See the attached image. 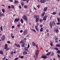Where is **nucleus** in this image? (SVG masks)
I'll use <instances>...</instances> for the list:
<instances>
[{
    "mask_svg": "<svg viewBox=\"0 0 60 60\" xmlns=\"http://www.w3.org/2000/svg\"><path fill=\"white\" fill-rule=\"evenodd\" d=\"M23 19L26 21L27 20V17L25 15H24L23 17Z\"/></svg>",
    "mask_w": 60,
    "mask_h": 60,
    "instance_id": "nucleus-1",
    "label": "nucleus"
},
{
    "mask_svg": "<svg viewBox=\"0 0 60 60\" xmlns=\"http://www.w3.org/2000/svg\"><path fill=\"white\" fill-rule=\"evenodd\" d=\"M38 58V56L37 55H36V54H35L34 56V58L35 60H37V58Z\"/></svg>",
    "mask_w": 60,
    "mask_h": 60,
    "instance_id": "nucleus-2",
    "label": "nucleus"
},
{
    "mask_svg": "<svg viewBox=\"0 0 60 60\" xmlns=\"http://www.w3.org/2000/svg\"><path fill=\"white\" fill-rule=\"evenodd\" d=\"M5 39V36L4 35H3L2 37V41H4Z\"/></svg>",
    "mask_w": 60,
    "mask_h": 60,
    "instance_id": "nucleus-3",
    "label": "nucleus"
},
{
    "mask_svg": "<svg viewBox=\"0 0 60 60\" xmlns=\"http://www.w3.org/2000/svg\"><path fill=\"white\" fill-rule=\"evenodd\" d=\"M21 46L22 47H24L25 44V43H23L22 44H21Z\"/></svg>",
    "mask_w": 60,
    "mask_h": 60,
    "instance_id": "nucleus-4",
    "label": "nucleus"
},
{
    "mask_svg": "<svg viewBox=\"0 0 60 60\" xmlns=\"http://www.w3.org/2000/svg\"><path fill=\"white\" fill-rule=\"evenodd\" d=\"M15 45L16 46H17V47H18V48H19L20 47V46L19 45V44H17L16 43H15Z\"/></svg>",
    "mask_w": 60,
    "mask_h": 60,
    "instance_id": "nucleus-5",
    "label": "nucleus"
},
{
    "mask_svg": "<svg viewBox=\"0 0 60 60\" xmlns=\"http://www.w3.org/2000/svg\"><path fill=\"white\" fill-rule=\"evenodd\" d=\"M47 16H45L43 18V20H46V19H47Z\"/></svg>",
    "mask_w": 60,
    "mask_h": 60,
    "instance_id": "nucleus-6",
    "label": "nucleus"
},
{
    "mask_svg": "<svg viewBox=\"0 0 60 60\" xmlns=\"http://www.w3.org/2000/svg\"><path fill=\"white\" fill-rule=\"evenodd\" d=\"M40 1L41 3H44L45 1V0H40Z\"/></svg>",
    "mask_w": 60,
    "mask_h": 60,
    "instance_id": "nucleus-7",
    "label": "nucleus"
},
{
    "mask_svg": "<svg viewBox=\"0 0 60 60\" xmlns=\"http://www.w3.org/2000/svg\"><path fill=\"white\" fill-rule=\"evenodd\" d=\"M42 57L43 58L45 59V58H47V56L45 55H43L42 56Z\"/></svg>",
    "mask_w": 60,
    "mask_h": 60,
    "instance_id": "nucleus-8",
    "label": "nucleus"
},
{
    "mask_svg": "<svg viewBox=\"0 0 60 60\" xmlns=\"http://www.w3.org/2000/svg\"><path fill=\"white\" fill-rule=\"evenodd\" d=\"M47 8H47V7H45L44 9V11H46L47 10Z\"/></svg>",
    "mask_w": 60,
    "mask_h": 60,
    "instance_id": "nucleus-9",
    "label": "nucleus"
},
{
    "mask_svg": "<svg viewBox=\"0 0 60 60\" xmlns=\"http://www.w3.org/2000/svg\"><path fill=\"white\" fill-rule=\"evenodd\" d=\"M51 52H49L47 54H46V56H49V55H50V53Z\"/></svg>",
    "mask_w": 60,
    "mask_h": 60,
    "instance_id": "nucleus-10",
    "label": "nucleus"
},
{
    "mask_svg": "<svg viewBox=\"0 0 60 60\" xmlns=\"http://www.w3.org/2000/svg\"><path fill=\"white\" fill-rule=\"evenodd\" d=\"M45 15V12H44L42 14H41V16L42 17H43L44 16V15Z\"/></svg>",
    "mask_w": 60,
    "mask_h": 60,
    "instance_id": "nucleus-11",
    "label": "nucleus"
},
{
    "mask_svg": "<svg viewBox=\"0 0 60 60\" xmlns=\"http://www.w3.org/2000/svg\"><path fill=\"white\" fill-rule=\"evenodd\" d=\"M55 30L56 33H58L59 32V31L58 30V29H56Z\"/></svg>",
    "mask_w": 60,
    "mask_h": 60,
    "instance_id": "nucleus-12",
    "label": "nucleus"
},
{
    "mask_svg": "<svg viewBox=\"0 0 60 60\" xmlns=\"http://www.w3.org/2000/svg\"><path fill=\"white\" fill-rule=\"evenodd\" d=\"M52 25H53V26L55 25V22L54 21L52 22Z\"/></svg>",
    "mask_w": 60,
    "mask_h": 60,
    "instance_id": "nucleus-13",
    "label": "nucleus"
},
{
    "mask_svg": "<svg viewBox=\"0 0 60 60\" xmlns=\"http://www.w3.org/2000/svg\"><path fill=\"white\" fill-rule=\"evenodd\" d=\"M49 24L50 28H52V24H51V22H50V23Z\"/></svg>",
    "mask_w": 60,
    "mask_h": 60,
    "instance_id": "nucleus-14",
    "label": "nucleus"
},
{
    "mask_svg": "<svg viewBox=\"0 0 60 60\" xmlns=\"http://www.w3.org/2000/svg\"><path fill=\"white\" fill-rule=\"evenodd\" d=\"M28 48L27 47H26L25 48V50L26 51H27L28 50Z\"/></svg>",
    "mask_w": 60,
    "mask_h": 60,
    "instance_id": "nucleus-15",
    "label": "nucleus"
},
{
    "mask_svg": "<svg viewBox=\"0 0 60 60\" xmlns=\"http://www.w3.org/2000/svg\"><path fill=\"white\" fill-rule=\"evenodd\" d=\"M32 44L34 46H35V43H34V42L33 41L32 43Z\"/></svg>",
    "mask_w": 60,
    "mask_h": 60,
    "instance_id": "nucleus-16",
    "label": "nucleus"
},
{
    "mask_svg": "<svg viewBox=\"0 0 60 60\" xmlns=\"http://www.w3.org/2000/svg\"><path fill=\"white\" fill-rule=\"evenodd\" d=\"M27 54V52H24L23 53V55H25V54Z\"/></svg>",
    "mask_w": 60,
    "mask_h": 60,
    "instance_id": "nucleus-17",
    "label": "nucleus"
},
{
    "mask_svg": "<svg viewBox=\"0 0 60 60\" xmlns=\"http://www.w3.org/2000/svg\"><path fill=\"white\" fill-rule=\"evenodd\" d=\"M35 27L36 30H37V31H38V28H37V27L36 26H35Z\"/></svg>",
    "mask_w": 60,
    "mask_h": 60,
    "instance_id": "nucleus-18",
    "label": "nucleus"
},
{
    "mask_svg": "<svg viewBox=\"0 0 60 60\" xmlns=\"http://www.w3.org/2000/svg\"><path fill=\"white\" fill-rule=\"evenodd\" d=\"M20 21L21 22V23H22V24H23V20L22 19H21Z\"/></svg>",
    "mask_w": 60,
    "mask_h": 60,
    "instance_id": "nucleus-19",
    "label": "nucleus"
},
{
    "mask_svg": "<svg viewBox=\"0 0 60 60\" xmlns=\"http://www.w3.org/2000/svg\"><path fill=\"white\" fill-rule=\"evenodd\" d=\"M23 43L24 42V41H23V40H22L20 42V43Z\"/></svg>",
    "mask_w": 60,
    "mask_h": 60,
    "instance_id": "nucleus-20",
    "label": "nucleus"
},
{
    "mask_svg": "<svg viewBox=\"0 0 60 60\" xmlns=\"http://www.w3.org/2000/svg\"><path fill=\"white\" fill-rule=\"evenodd\" d=\"M0 53L1 54H2V55H3V51H0Z\"/></svg>",
    "mask_w": 60,
    "mask_h": 60,
    "instance_id": "nucleus-21",
    "label": "nucleus"
},
{
    "mask_svg": "<svg viewBox=\"0 0 60 60\" xmlns=\"http://www.w3.org/2000/svg\"><path fill=\"white\" fill-rule=\"evenodd\" d=\"M15 3H16V4H18V3H19V2L16 0L15 1Z\"/></svg>",
    "mask_w": 60,
    "mask_h": 60,
    "instance_id": "nucleus-22",
    "label": "nucleus"
},
{
    "mask_svg": "<svg viewBox=\"0 0 60 60\" xmlns=\"http://www.w3.org/2000/svg\"><path fill=\"white\" fill-rule=\"evenodd\" d=\"M57 19L58 22H60V19L59 18H57Z\"/></svg>",
    "mask_w": 60,
    "mask_h": 60,
    "instance_id": "nucleus-23",
    "label": "nucleus"
},
{
    "mask_svg": "<svg viewBox=\"0 0 60 60\" xmlns=\"http://www.w3.org/2000/svg\"><path fill=\"white\" fill-rule=\"evenodd\" d=\"M56 46H57V47H60V45L59 44H57L56 45Z\"/></svg>",
    "mask_w": 60,
    "mask_h": 60,
    "instance_id": "nucleus-24",
    "label": "nucleus"
},
{
    "mask_svg": "<svg viewBox=\"0 0 60 60\" xmlns=\"http://www.w3.org/2000/svg\"><path fill=\"white\" fill-rule=\"evenodd\" d=\"M43 21V20L41 19L39 20V21L40 22H42Z\"/></svg>",
    "mask_w": 60,
    "mask_h": 60,
    "instance_id": "nucleus-25",
    "label": "nucleus"
},
{
    "mask_svg": "<svg viewBox=\"0 0 60 60\" xmlns=\"http://www.w3.org/2000/svg\"><path fill=\"white\" fill-rule=\"evenodd\" d=\"M0 28L1 31H3V28L2 27V26H1Z\"/></svg>",
    "mask_w": 60,
    "mask_h": 60,
    "instance_id": "nucleus-26",
    "label": "nucleus"
},
{
    "mask_svg": "<svg viewBox=\"0 0 60 60\" xmlns=\"http://www.w3.org/2000/svg\"><path fill=\"white\" fill-rule=\"evenodd\" d=\"M2 11L3 12V13H4V11H5V10L4 9H2Z\"/></svg>",
    "mask_w": 60,
    "mask_h": 60,
    "instance_id": "nucleus-27",
    "label": "nucleus"
},
{
    "mask_svg": "<svg viewBox=\"0 0 60 60\" xmlns=\"http://www.w3.org/2000/svg\"><path fill=\"white\" fill-rule=\"evenodd\" d=\"M38 20H39V19H36V21L37 22L38 21Z\"/></svg>",
    "mask_w": 60,
    "mask_h": 60,
    "instance_id": "nucleus-28",
    "label": "nucleus"
},
{
    "mask_svg": "<svg viewBox=\"0 0 60 60\" xmlns=\"http://www.w3.org/2000/svg\"><path fill=\"white\" fill-rule=\"evenodd\" d=\"M42 31H43V29L42 28H41L40 29V32H42Z\"/></svg>",
    "mask_w": 60,
    "mask_h": 60,
    "instance_id": "nucleus-29",
    "label": "nucleus"
},
{
    "mask_svg": "<svg viewBox=\"0 0 60 60\" xmlns=\"http://www.w3.org/2000/svg\"><path fill=\"white\" fill-rule=\"evenodd\" d=\"M24 7L25 8H27V6L26 5H25L24 6Z\"/></svg>",
    "mask_w": 60,
    "mask_h": 60,
    "instance_id": "nucleus-30",
    "label": "nucleus"
},
{
    "mask_svg": "<svg viewBox=\"0 0 60 60\" xmlns=\"http://www.w3.org/2000/svg\"><path fill=\"white\" fill-rule=\"evenodd\" d=\"M56 12H54L52 14H53V15H55V14H56Z\"/></svg>",
    "mask_w": 60,
    "mask_h": 60,
    "instance_id": "nucleus-31",
    "label": "nucleus"
},
{
    "mask_svg": "<svg viewBox=\"0 0 60 60\" xmlns=\"http://www.w3.org/2000/svg\"><path fill=\"white\" fill-rule=\"evenodd\" d=\"M21 4L22 6H23L24 5V4L23 3H21Z\"/></svg>",
    "mask_w": 60,
    "mask_h": 60,
    "instance_id": "nucleus-32",
    "label": "nucleus"
},
{
    "mask_svg": "<svg viewBox=\"0 0 60 60\" xmlns=\"http://www.w3.org/2000/svg\"><path fill=\"white\" fill-rule=\"evenodd\" d=\"M57 53H58V54H60V51L59 50H58V51L57 52Z\"/></svg>",
    "mask_w": 60,
    "mask_h": 60,
    "instance_id": "nucleus-33",
    "label": "nucleus"
},
{
    "mask_svg": "<svg viewBox=\"0 0 60 60\" xmlns=\"http://www.w3.org/2000/svg\"><path fill=\"white\" fill-rule=\"evenodd\" d=\"M54 49L55 50H58V49L56 48H55Z\"/></svg>",
    "mask_w": 60,
    "mask_h": 60,
    "instance_id": "nucleus-34",
    "label": "nucleus"
},
{
    "mask_svg": "<svg viewBox=\"0 0 60 60\" xmlns=\"http://www.w3.org/2000/svg\"><path fill=\"white\" fill-rule=\"evenodd\" d=\"M19 20V18H18L17 19V21H17H17H18Z\"/></svg>",
    "mask_w": 60,
    "mask_h": 60,
    "instance_id": "nucleus-35",
    "label": "nucleus"
},
{
    "mask_svg": "<svg viewBox=\"0 0 60 60\" xmlns=\"http://www.w3.org/2000/svg\"><path fill=\"white\" fill-rule=\"evenodd\" d=\"M11 55H12V54H13V52L12 51L11 52Z\"/></svg>",
    "mask_w": 60,
    "mask_h": 60,
    "instance_id": "nucleus-36",
    "label": "nucleus"
},
{
    "mask_svg": "<svg viewBox=\"0 0 60 60\" xmlns=\"http://www.w3.org/2000/svg\"><path fill=\"white\" fill-rule=\"evenodd\" d=\"M16 21L17 22V19L16 18V19H15V20H14V22H16Z\"/></svg>",
    "mask_w": 60,
    "mask_h": 60,
    "instance_id": "nucleus-37",
    "label": "nucleus"
},
{
    "mask_svg": "<svg viewBox=\"0 0 60 60\" xmlns=\"http://www.w3.org/2000/svg\"><path fill=\"white\" fill-rule=\"evenodd\" d=\"M11 8H14V6L13 5H11Z\"/></svg>",
    "mask_w": 60,
    "mask_h": 60,
    "instance_id": "nucleus-38",
    "label": "nucleus"
},
{
    "mask_svg": "<svg viewBox=\"0 0 60 60\" xmlns=\"http://www.w3.org/2000/svg\"><path fill=\"white\" fill-rule=\"evenodd\" d=\"M20 24H18L17 25V26L18 27H20Z\"/></svg>",
    "mask_w": 60,
    "mask_h": 60,
    "instance_id": "nucleus-39",
    "label": "nucleus"
},
{
    "mask_svg": "<svg viewBox=\"0 0 60 60\" xmlns=\"http://www.w3.org/2000/svg\"><path fill=\"white\" fill-rule=\"evenodd\" d=\"M9 2H12V3L13 2V0H10Z\"/></svg>",
    "mask_w": 60,
    "mask_h": 60,
    "instance_id": "nucleus-40",
    "label": "nucleus"
},
{
    "mask_svg": "<svg viewBox=\"0 0 60 60\" xmlns=\"http://www.w3.org/2000/svg\"><path fill=\"white\" fill-rule=\"evenodd\" d=\"M34 17L35 18V19H36L37 16L36 15L34 16Z\"/></svg>",
    "mask_w": 60,
    "mask_h": 60,
    "instance_id": "nucleus-41",
    "label": "nucleus"
},
{
    "mask_svg": "<svg viewBox=\"0 0 60 60\" xmlns=\"http://www.w3.org/2000/svg\"><path fill=\"white\" fill-rule=\"evenodd\" d=\"M8 47H5V48H4V49H8Z\"/></svg>",
    "mask_w": 60,
    "mask_h": 60,
    "instance_id": "nucleus-42",
    "label": "nucleus"
},
{
    "mask_svg": "<svg viewBox=\"0 0 60 60\" xmlns=\"http://www.w3.org/2000/svg\"><path fill=\"white\" fill-rule=\"evenodd\" d=\"M57 25H60V22H59L58 23H57V24H56Z\"/></svg>",
    "mask_w": 60,
    "mask_h": 60,
    "instance_id": "nucleus-43",
    "label": "nucleus"
},
{
    "mask_svg": "<svg viewBox=\"0 0 60 60\" xmlns=\"http://www.w3.org/2000/svg\"><path fill=\"white\" fill-rule=\"evenodd\" d=\"M29 47H30V45H29V44H28V48H29Z\"/></svg>",
    "mask_w": 60,
    "mask_h": 60,
    "instance_id": "nucleus-44",
    "label": "nucleus"
},
{
    "mask_svg": "<svg viewBox=\"0 0 60 60\" xmlns=\"http://www.w3.org/2000/svg\"><path fill=\"white\" fill-rule=\"evenodd\" d=\"M18 58H15V59H14V60H18Z\"/></svg>",
    "mask_w": 60,
    "mask_h": 60,
    "instance_id": "nucleus-45",
    "label": "nucleus"
},
{
    "mask_svg": "<svg viewBox=\"0 0 60 60\" xmlns=\"http://www.w3.org/2000/svg\"><path fill=\"white\" fill-rule=\"evenodd\" d=\"M58 57H59V58H60V56L59 55H58Z\"/></svg>",
    "mask_w": 60,
    "mask_h": 60,
    "instance_id": "nucleus-46",
    "label": "nucleus"
},
{
    "mask_svg": "<svg viewBox=\"0 0 60 60\" xmlns=\"http://www.w3.org/2000/svg\"><path fill=\"white\" fill-rule=\"evenodd\" d=\"M11 28L12 29L14 28V26H11Z\"/></svg>",
    "mask_w": 60,
    "mask_h": 60,
    "instance_id": "nucleus-47",
    "label": "nucleus"
},
{
    "mask_svg": "<svg viewBox=\"0 0 60 60\" xmlns=\"http://www.w3.org/2000/svg\"><path fill=\"white\" fill-rule=\"evenodd\" d=\"M38 49H37L36 50V52H37V53H38L39 52H38Z\"/></svg>",
    "mask_w": 60,
    "mask_h": 60,
    "instance_id": "nucleus-48",
    "label": "nucleus"
},
{
    "mask_svg": "<svg viewBox=\"0 0 60 60\" xmlns=\"http://www.w3.org/2000/svg\"><path fill=\"white\" fill-rule=\"evenodd\" d=\"M21 58L22 59L24 58V56H21Z\"/></svg>",
    "mask_w": 60,
    "mask_h": 60,
    "instance_id": "nucleus-49",
    "label": "nucleus"
},
{
    "mask_svg": "<svg viewBox=\"0 0 60 60\" xmlns=\"http://www.w3.org/2000/svg\"><path fill=\"white\" fill-rule=\"evenodd\" d=\"M30 0H26V2L27 3H28V2H29V1H30Z\"/></svg>",
    "mask_w": 60,
    "mask_h": 60,
    "instance_id": "nucleus-50",
    "label": "nucleus"
},
{
    "mask_svg": "<svg viewBox=\"0 0 60 60\" xmlns=\"http://www.w3.org/2000/svg\"><path fill=\"white\" fill-rule=\"evenodd\" d=\"M5 57H4L2 59V60H5Z\"/></svg>",
    "mask_w": 60,
    "mask_h": 60,
    "instance_id": "nucleus-51",
    "label": "nucleus"
},
{
    "mask_svg": "<svg viewBox=\"0 0 60 60\" xmlns=\"http://www.w3.org/2000/svg\"><path fill=\"white\" fill-rule=\"evenodd\" d=\"M42 26H43L41 24L40 25V27H42Z\"/></svg>",
    "mask_w": 60,
    "mask_h": 60,
    "instance_id": "nucleus-52",
    "label": "nucleus"
},
{
    "mask_svg": "<svg viewBox=\"0 0 60 60\" xmlns=\"http://www.w3.org/2000/svg\"><path fill=\"white\" fill-rule=\"evenodd\" d=\"M39 16H37L36 19H39Z\"/></svg>",
    "mask_w": 60,
    "mask_h": 60,
    "instance_id": "nucleus-53",
    "label": "nucleus"
},
{
    "mask_svg": "<svg viewBox=\"0 0 60 60\" xmlns=\"http://www.w3.org/2000/svg\"><path fill=\"white\" fill-rule=\"evenodd\" d=\"M9 48H8L7 49L5 50V51H7V50H9Z\"/></svg>",
    "mask_w": 60,
    "mask_h": 60,
    "instance_id": "nucleus-54",
    "label": "nucleus"
},
{
    "mask_svg": "<svg viewBox=\"0 0 60 60\" xmlns=\"http://www.w3.org/2000/svg\"><path fill=\"white\" fill-rule=\"evenodd\" d=\"M11 37L12 38H14V36H11Z\"/></svg>",
    "mask_w": 60,
    "mask_h": 60,
    "instance_id": "nucleus-55",
    "label": "nucleus"
},
{
    "mask_svg": "<svg viewBox=\"0 0 60 60\" xmlns=\"http://www.w3.org/2000/svg\"><path fill=\"white\" fill-rule=\"evenodd\" d=\"M7 46H8V45H7V44H6L5 45V47H7Z\"/></svg>",
    "mask_w": 60,
    "mask_h": 60,
    "instance_id": "nucleus-56",
    "label": "nucleus"
},
{
    "mask_svg": "<svg viewBox=\"0 0 60 60\" xmlns=\"http://www.w3.org/2000/svg\"><path fill=\"white\" fill-rule=\"evenodd\" d=\"M1 16H4V14H1Z\"/></svg>",
    "mask_w": 60,
    "mask_h": 60,
    "instance_id": "nucleus-57",
    "label": "nucleus"
},
{
    "mask_svg": "<svg viewBox=\"0 0 60 60\" xmlns=\"http://www.w3.org/2000/svg\"><path fill=\"white\" fill-rule=\"evenodd\" d=\"M20 33H22V32H23V30H20Z\"/></svg>",
    "mask_w": 60,
    "mask_h": 60,
    "instance_id": "nucleus-58",
    "label": "nucleus"
},
{
    "mask_svg": "<svg viewBox=\"0 0 60 60\" xmlns=\"http://www.w3.org/2000/svg\"><path fill=\"white\" fill-rule=\"evenodd\" d=\"M11 6H9L8 7V8H9V9H10V8H11Z\"/></svg>",
    "mask_w": 60,
    "mask_h": 60,
    "instance_id": "nucleus-59",
    "label": "nucleus"
},
{
    "mask_svg": "<svg viewBox=\"0 0 60 60\" xmlns=\"http://www.w3.org/2000/svg\"><path fill=\"white\" fill-rule=\"evenodd\" d=\"M52 55H51V56H53V55H54V53L53 52H52Z\"/></svg>",
    "mask_w": 60,
    "mask_h": 60,
    "instance_id": "nucleus-60",
    "label": "nucleus"
},
{
    "mask_svg": "<svg viewBox=\"0 0 60 60\" xmlns=\"http://www.w3.org/2000/svg\"><path fill=\"white\" fill-rule=\"evenodd\" d=\"M19 8H20V9H21V6H19Z\"/></svg>",
    "mask_w": 60,
    "mask_h": 60,
    "instance_id": "nucleus-61",
    "label": "nucleus"
},
{
    "mask_svg": "<svg viewBox=\"0 0 60 60\" xmlns=\"http://www.w3.org/2000/svg\"><path fill=\"white\" fill-rule=\"evenodd\" d=\"M49 31V30H48V29L47 30H46V31H47V32H48Z\"/></svg>",
    "mask_w": 60,
    "mask_h": 60,
    "instance_id": "nucleus-62",
    "label": "nucleus"
},
{
    "mask_svg": "<svg viewBox=\"0 0 60 60\" xmlns=\"http://www.w3.org/2000/svg\"><path fill=\"white\" fill-rule=\"evenodd\" d=\"M8 43H11V42H10V41H8Z\"/></svg>",
    "mask_w": 60,
    "mask_h": 60,
    "instance_id": "nucleus-63",
    "label": "nucleus"
},
{
    "mask_svg": "<svg viewBox=\"0 0 60 60\" xmlns=\"http://www.w3.org/2000/svg\"><path fill=\"white\" fill-rule=\"evenodd\" d=\"M50 45H51V46H52L53 45H52V43H50Z\"/></svg>",
    "mask_w": 60,
    "mask_h": 60,
    "instance_id": "nucleus-64",
    "label": "nucleus"
}]
</instances>
